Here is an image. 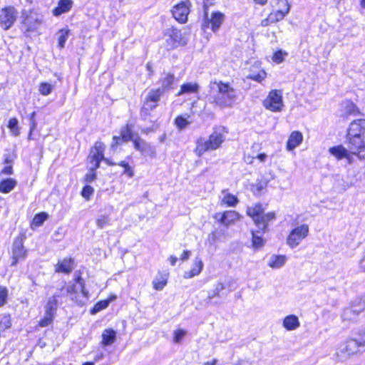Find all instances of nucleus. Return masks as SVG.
I'll list each match as a JSON object with an SVG mask.
<instances>
[{"label": "nucleus", "mask_w": 365, "mask_h": 365, "mask_svg": "<svg viewBox=\"0 0 365 365\" xmlns=\"http://www.w3.org/2000/svg\"><path fill=\"white\" fill-rule=\"evenodd\" d=\"M1 173L4 175H11L13 173L12 166L10 165L5 166L1 171Z\"/></svg>", "instance_id": "e2e57ef3"}, {"label": "nucleus", "mask_w": 365, "mask_h": 365, "mask_svg": "<svg viewBox=\"0 0 365 365\" xmlns=\"http://www.w3.org/2000/svg\"><path fill=\"white\" fill-rule=\"evenodd\" d=\"M158 106V104L149 101L147 99H145V101L143 103V105L140 110V118L144 120L147 121L150 118H151V112Z\"/></svg>", "instance_id": "dca6fc26"}, {"label": "nucleus", "mask_w": 365, "mask_h": 365, "mask_svg": "<svg viewBox=\"0 0 365 365\" xmlns=\"http://www.w3.org/2000/svg\"><path fill=\"white\" fill-rule=\"evenodd\" d=\"M118 165L124 168V171L123 173V174L128 175L129 177H133V171L128 163H126L125 161H121Z\"/></svg>", "instance_id": "4d7b16f0"}, {"label": "nucleus", "mask_w": 365, "mask_h": 365, "mask_svg": "<svg viewBox=\"0 0 365 365\" xmlns=\"http://www.w3.org/2000/svg\"><path fill=\"white\" fill-rule=\"evenodd\" d=\"M277 4H282L284 6V9H278L277 11L271 13V18L272 22L275 23L280 20H282L284 17L287 14L289 11L290 6L287 1V0H277Z\"/></svg>", "instance_id": "2eb2a0df"}, {"label": "nucleus", "mask_w": 365, "mask_h": 365, "mask_svg": "<svg viewBox=\"0 0 365 365\" xmlns=\"http://www.w3.org/2000/svg\"><path fill=\"white\" fill-rule=\"evenodd\" d=\"M262 213L263 208L260 204H257L253 207H248L247 210V214L253 219L255 224L259 223Z\"/></svg>", "instance_id": "393cba45"}, {"label": "nucleus", "mask_w": 365, "mask_h": 365, "mask_svg": "<svg viewBox=\"0 0 365 365\" xmlns=\"http://www.w3.org/2000/svg\"><path fill=\"white\" fill-rule=\"evenodd\" d=\"M18 120L16 118H11L9 121L8 127L11 129L14 135H19V129L18 127Z\"/></svg>", "instance_id": "79ce46f5"}, {"label": "nucleus", "mask_w": 365, "mask_h": 365, "mask_svg": "<svg viewBox=\"0 0 365 365\" xmlns=\"http://www.w3.org/2000/svg\"><path fill=\"white\" fill-rule=\"evenodd\" d=\"M348 148L356 155L365 150V120H354L349 125L347 133Z\"/></svg>", "instance_id": "f03ea898"}, {"label": "nucleus", "mask_w": 365, "mask_h": 365, "mask_svg": "<svg viewBox=\"0 0 365 365\" xmlns=\"http://www.w3.org/2000/svg\"><path fill=\"white\" fill-rule=\"evenodd\" d=\"M266 76H267L266 72L262 70L257 74H255V73L250 74L247 76V78L260 83L265 78Z\"/></svg>", "instance_id": "a18cd8bd"}, {"label": "nucleus", "mask_w": 365, "mask_h": 365, "mask_svg": "<svg viewBox=\"0 0 365 365\" xmlns=\"http://www.w3.org/2000/svg\"><path fill=\"white\" fill-rule=\"evenodd\" d=\"M287 55V53L282 50H279L274 53L272 59L274 62L279 63L284 61V56Z\"/></svg>", "instance_id": "6e6d98bb"}, {"label": "nucleus", "mask_w": 365, "mask_h": 365, "mask_svg": "<svg viewBox=\"0 0 365 365\" xmlns=\"http://www.w3.org/2000/svg\"><path fill=\"white\" fill-rule=\"evenodd\" d=\"M225 129L222 127H215L208 139L200 137L196 141L195 152L197 156H201L206 151L215 150L219 148L225 140Z\"/></svg>", "instance_id": "7ed1b4c3"}, {"label": "nucleus", "mask_w": 365, "mask_h": 365, "mask_svg": "<svg viewBox=\"0 0 365 365\" xmlns=\"http://www.w3.org/2000/svg\"><path fill=\"white\" fill-rule=\"evenodd\" d=\"M359 336V339H349L340 346L336 354V361H343L346 357L365 349V338Z\"/></svg>", "instance_id": "20e7f679"}, {"label": "nucleus", "mask_w": 365, "mask_h": 365, "mask_svg": "<svg viewBox=\"0 0 365 365\" xmlns=\"http://www.w3.org/2000/svg\"><path fill=\"white\" fill-rule=\"evenodd\" d=\"M11 326V318L8 315H3L0 320V327L1 329H8Z\"/></svg>", "instance_id": "5fc2aeb1"}, {"label": "nucleus", "mask_w": 365, "mask_h": 365, "mask_svg": "<svg viewBox=\"0 0 365 365\" xmlns=\"http://www.w3.org/2000/svg\"><path fill=\"white\" fill-rule=\"evenodd\" d=\"M115 298V297H113V298H111L109 300H103V301L98 302L94 306V307L92 310V313L94 314V313L98 312L106 309L108 306L110 301L112 299H114Z\"/></svg>", "instance_id": "ea45409f"}, {"label": "nucleus", "mask_w": 365, "mask_h": 365, "mask_svg": "<svg viewBox=\"0 0 365 365\" xmlns=\"http://www.w3.org/2000/svg\"><path fill=\"white\" fill-rule=\"evenodd\" d=\"M174 78L175 76L173 74L166 73L165 76L161 79V88L160 89L163 90L164 93L165 91L170 88L174 82Z\"/></svg>", "instance_id": "72a5a7b5"}, {"label": "nucleus", "mask_w": 365, "mask_h": 365, "mask_svg": "<svg viewBox=\"0 0 365 365\" xmlns=\"http://www.w3.org/2000/svg\"><path fill=\"white\" fill-rule=\"evenodd\" d=\"M17 185L16 180L13 178H7L0 182V192L2 193L10 192Z\"/></svg>", "instance_id": "7c9ffc66"}, {"label": "nucleus", "mask_w": 365, "mask_h": 365, "mask_svg": "<svg viewBox=\"0 0 365 365\" xmlns=\"http://www.w3.org/2000/svg\"><path fill=\"white\" fill-rule=\"evenodd\" d=\"M213 218L225 227H230L238 221L240 215L234 210H227L224 212H216Z\"/></svg>", "instance_id": "9d476101"}, {"label": "nucleus", "mask_w": 365, "mask_h": 365, "mask_svg": "<svg viewBox=\"0 0 365 365\" xmlns=\"http://www.w3.org/2000/svg\"><path fill=\"white\" fill-rule=\"evenodd\" d=\"M190 6L191 3L189 0L183 1L175 5L172 10L173 16L180 23L186 22Z\"/></svg>", "instance_id": "ddd939ff"}, {"label": "nucleus", "mask_w": 365, "mask_h": 365, "mask_svg": "<svg viewBox=\"0 0 365 365\" xmlns=\"http://www.w3.org/2000/svg\"><path fill=\"white\" fill-rule=\"evenodd\" d=\"M219 239V234L214 231L208 235V240L212 242L215 243Z\"/></svg>", "instance_id": "680f3d73"}, {"label": "nucleus", "mask_w": 365, "mask_h": 365, "mask_svg": "<svg viewBox=\"0 0 365 365\" xmlns=\"http://www.w3.org/2000/svg\"><path fill=\"white\" fill-rule=\"evenodd\" d=\"M53 86L52 85L48 83H41L39 86V92L43 96H48L52 91Z\"/></svg>", "instance_id": "c03bdc74"}, {"label": "nucleus", "mask_w": 365, "mask_h": 365, "mask_svg": "<svg viewBox=\"0 0 365 365\" xmlns=\"http://www.w3.org/2000/svg\"><path fill=\"white\" fill-rule=\"evenodd\" d=\"M222 195V202L227 206L235 207L238 204V198L235 195L228 192L227 190H223Z\"/></svg>", "instance_id": "cd10ccee"}, {"label": "nucleus", "mask_w": 365, "mask_h": 365, "mask_svg": "<svg viewBox=\"0 0 365 365\" xmlns=\"http://www.w3.org/2000/svg\"><path fill=\"white\" fill-rule=\"evenodd\" d=\"M120 137L122 142H128L133 140V133L128 126H126L121 130Z\"/></svg>", "instance_id": "58836bf2"}, {"label": "nucleus", "mask_w": 365, "mask_h": 365, "mask_svg": "<svg viewBox=\"0 0 365 365\" xmlns=\"http://www.w3.org/2000/svg\"><path fill=\"white\" fill-rule=\"evenodd\" d=\"M167 284V278L164 276H160V279L155 278L153 281V287L156 290H162Z\"/></svg>", "instance_id": "4c0bfd02"}, {"label": "nucleus", "mask_w": 365, "mask_h": 365, "mask_svg": "<svg viewBox=\"0 0 365 365\" xmlns=\"http://www.w3.org/2000/svg\"><path fill=\"white\" fill-rule=\"evenodd\" d=\"M329 152L338 160L344 158H349V153H351L349 149H346L341 145L329 148Z\"/></svg>", "instance_id": "f3484780"}, {"label": "nucleus", "mask_w": 365, "mask_h": 365, "mask_svg": "<svg viewBox=\"0 0 365 365\" xmlns=\"http://www.w3.org/2000/svg\"><path fill=\"white\" fill-rule=\"evenodd\" d=\"M187 331L183 329H177L174 331L173 341L176 344L180 343L185 336Z\"/></svg>", "instance_id": "49530a36"}, {"label": "nucleus", "mask_w": 365, "mask_h": 365, "mask_svg": "<svg viewBox=\"0 0 365 365\" xmlns=\"http://www.w3.org/2000/svg\"><path fill=\"white\" fill-rule=\"evenodd\" d=\"M76 283L78 284V287H77L76 285L68 286L66 288L67 293H68V294L77 293L78 292V289H80L83 296L85 298L88 299L89 294H88V292L85 289L84 282L82 279V278L81 277H78L76 279Z\"/></svg>", "instance_id": "4be33fe9"}, {"label": "nucleus", "mask_w": 365, "mask_h": 365, "mask_svg": "<svg viewBox=\"0 0 365 365\" xmlns=\"http://www.w3.org/2000/svg\"><path fill=\"white\" fill-rule=\"evenodd\" d=\"M300 326L297 316L291 314L286 317L283 321V327L289 331L295 330Z\"/></svg>", "instance_id": "5701e85b"}, {"label": "nucleus", "mask_w": 365, "mask_h": 365, "mask_svg": "<svg viewBox=\"0 0 365 365\" xmlns=\"http://www.w3.org/2000/svg\"><path fill=\"white\" fill-rule=\"evenodd\" d=\"M175 123L177 127H178L180 129H183L190 124V122L187 120V119L182 116L177 117L175 118Z\"/></svg>", "instance_id": "de8ad7c7"}, {"label": "nucleus", "mask_w": 365, "mask_h": 365, "mask_svg": "<svg viewBox=\"0 0 365 365\" xmlns=\"http://www.w3.org/2000/svg\"><path fill=\"white\" fill-rule=\"evenodd\" d=\"M365 310V302L361 299L354 301L351 307L344 309L341 314L343 321L354 322L357 316Z\"/></svg>", "instance_id": "6e6552de"}, {"label": "nucleus", "mask_w": 365, "mask_h": 365, "mask_svg": "<svg viewBox=\"0 0 365 365\" xmlns=\"http://www.w3.org/2000/svg\"><path fill=\"white\" fill-rule=\"evenodd\" d=\"M116 339V332L112 329H105L102 334V344L109 346L113 344Z\"/></svg>", "instance_id": "a878e982"}, {"label": "nucleus", "mask_w": 365, "mask_h": 365, "mask_svg": "<svg viewBox=\"0 0 365 365\" xmlns=\"http://www.w3.org/2000/svg\"><path fill=\"white\" fill-rule=\"evenodd\" d=\"M73 269V261L72 259H63L62 261H59L56 265V272H63L68 274L72 272Z\"/></svg>", "instance_id": "aec40b11"}, {"label": "nucleus", "mask_w": 365, "mask_h": 365, "mask_svg": "<svg viewBox=\"0 0 365 365\" xmlns=\"http://www.w3.org/2000/svg\"><path fill=\"white\" fill-rule=\"evenodd\" d=\"M263 105L271 111H282L284 106L282 100V91L280 90H272L263 101Z\"/></svg>", "instance_id": "423d86ee"}, {"label": "nucleus", "mask_w": 365, "mask_h": 365, "mask_svg": "<svg viewBox=\"0 0 365 365\" xmlns=\"http://www.w3.org/2000/svg\"><path fill=\"white\" fill-rule=\"evenodd\" d=\"M73 6L72 0H60L57 7L53 10V14L58 16L63 13L68 12Z\"/></svg>", "instance_id": "412c9836"}, {"label": "nucleus", "mask_w": 365, "mask_h": 365, "mask_svg": "<svg viewBox=\"0 0 365 365\" xmlns=\"http://www.w3.org/2000/svg\"><path fill=\"white\" fill-rule=\"evenodd\" d=\"M224 21L225 15L220 11L212 13L210 17H209L206 13L205 14V21L202 28L203 29H205L210 27L212 31L215 32L220 29Z\"/></svg>", "instance_id": "9b49d317"}, {"label": "nucleus", "mask_w": 365, "mask_h": 365, "mask_svg": "<svg viewBox=\"0 0 365 365\" xmlns=\"http://www.w3.org/2000/svg\"><path fill=\"white\" fill-rule=\"evenodd\" d=\"M59 294H56L48 299V302L45 307V313L55 316L56 312L58 307L57 298Z\"/></svg>", "instance_id": "bb28decb"}, {"label": "nucleus", "mask_w": 365, "mask_h": 365, "mask_svg": "<svg viewBox=\"0 0 365 365\" xmlns=\"http://www.w3.org/2000/svg\"><path fill=\"white\" fill-rule=\"evenodd\" d=\"M11 253L13 259L11 266L16 265L19 260L25 259L27 251L24 249L23 239L21 237H18L14 240L12 245Z\"/></svg>", "instance_id": "f8f14e48"}, {"label": "nucleus", "mask_w": 365, "mask_h": 365, "mask_svg": "<svg viewBox=\"0 0 365 365\" xmlns=\"http://www.w3.org/2000/svg\"><path fill=\"white\" fill-rule=\"evenodd\" d=\"M199 91V85L196 83H187L181 86L180 91L177 96H181L185 93H195Z\"/></svg>", "instance_id": "2f4dec72"}, {"label": "nucleus", "mask_w": 365, "mask_h": 365, "mask_svg": "<svg viewBox=\"0 0 365 365\" xmlns=\"http://www.w3.org/2000/svg\"><path fill=\"white\" fill-rule=\"evenodd\" d=\"M225 289V285L222 282H217L212 293L209 294L208 298L210 299L214 298L215 297H219L220 293Z\"/></svg>", "instance_id": "37998d69"}, {"label": "nucleus", "mask_w": 365, "mask_h": 365, "mask_svg": "<svg viewBox=\"0 0 365 365\" xmlns=\"http://www.w3.org/2000/svg\"><path fill=\"white\" fill-rule=\"evenodd\" d=\"M54 318V316L45 313L44 317L39 322V325L42 327L49 326Z\"/></svg>", "instance_id": "3c124183"}, {"label": "nucleus", "mask_w": 365, "mask_h": 365, "mask_svg": "<svg viewBox=\"0 0 365 365\" xmlns=\"http://www.w3.org/2000/svg\"><path fill=\"white\" fill-rule=\"evenodd\" d=\"M93 192H94V189L91 186L86 185L83 188L81 195L83 197H85L86 199H89L91 195H93Z\"/></svg>", "instance_id": "13d9d810"}, {"label": "nucleus", "mask_w": 365, "mask_h": 365, "mask_svg": "<svg viewBox=\"0 0 365 365\" xmlns=\"http://www.w3.org/2000/svg\"><path fill=\"white\" fill-rule=\"evenodd\" d=\"M42 21V19L36 14H30L25 17L24 20V25L26 27L29 31L37 29Z\"/></svg>", "instance_id": "4468645a"}, {"label": "nucleus", "mask_w": 365, "mask_h": 365, "mask_svg": "<svg viewBox=\"0 0 365 365\" xmlns=\"http://www.w3.org/2000/svg\"><path fill=\"white\" fill-rule=\"evenodd\" d=\"M120 141H122L121 137L114 136L113 138V142L111 146L113 148L120 143Z\"/></svg>", "instance_id": "338daca9"}, {"label": "nucleus", "mask_w": 365, "mask_h": 365, "mask_svg": "<svg viewBox=\"0 0 365 365\" xmlns=\"http://www.w3.org/2000/svg\"><path fill=\"white\" fill-rule=\"evenodd\" d=\"M133 145L143 155H148L152 151L150 145L140 138H137L133 140Z\"/></svg>", "instance_id": "b1692460"}, {"label": "nucleus", "mask_w": 365, "mask_h": 365, "mask_svg": "<svg viewBox=\"0 0 365 365\" xmlns=\"http://www.w3.org/2000/svg\"><path fill=\"white\" fill-rule=\"evenodd\" d=\"M262 233H264L262 230L252 232V246L255 249L260 248L264 245V240L262 237Z\"/></svg>", "instance_id": "f704fd0d"}, {"label": "nucleus", "mask_w": 365, "mask_h": 365, "mask_svg": "<svg viewBox=\"0 0 365 365\" xmlns=\"http://www.w3.org/2000/svg\"><path fill=\"white\" fill-rule=\"evenodd\" d=\"M109 221L108 216L101 215L96 220V224L99 229H103L109 224Z\"/></svg>", "instance_id": "09e8293b"}, {"label": "nucleus", "mask_w": 365, "mask_h": 365, "mask_svg": "<svg viewBox=\"0 0 365 365\" xmlns=\"http://www.w3.org/2000/svg\"><path fill=\"white\" fill-rule=\"evenodd\" d=\"M302 134L299 131H293L289 137L287 143V149L292 150L302 142Z\"/></svg>", "instance_id": "a211bd4d"}, {"label": "nucleus", "mask_w": 365, "mask_h": 365, "mask_svg": "<svg viewBox=\"0 0 365 365\" xmlns=\"http://www.w3.org/2000/svg\"><path fill=\"white\" fill-rule=\"evenodd\" d=\"M148 120L153 123V125L150 127H145L141 128V132L143 133L148 134L150 132H155L158 128L159 125L156 123L155 120H151V118H150Z\"/></svg>", "instance_id": "864d4df0"}, {"label": "nucleus", "mask_w": 365, "mask_h": 365, "mask_svg": "<svg viewBox=\"0 0 365 365\" xmlns=\"http://www.w3.org/2000/svg\"><path fill=\"white\" fill-rule=\"evenodd\" d=\"M17 11L13 6H8L0 11V26L4 30L11 27L16 20Z\"/></svg>", "instance_id": "1a4fd4ad"}, {"label": "nucleus", "mask_w": 365, "mask_h": 365, "mask_svg": "<svg viewBox=\"0 0 365 365\" xmlns=\"http://www.w3.org/2000/svg\"><path fill=\"white\" fill-rule=\"evenodd\" d=\"M272 18H271V15H269L267 18L263 19L262 21H261V26H269L270 24H272Z\"/></svg>", "instance_id": "0e129e2a"}, {"label": "nucleus", "mask_w": 365, "mask_h": 365, "mask_svg": "<svg viewBox=\"0 0 365 365\" xmlns=\"http://www.w3.org/2000/svg\"><path fill=\"white\" fill-rule=\"evenodd\" d=\"M255 158V156H252L250 155H246L245 156V160L247 164H252L253 163V160Z\"/></svg>", "instance_id": "774afa93"}, {"label": "nucleus", "mask_w": 365, "mask_h": 365, "mask_svg": "<svg viewBox=\"0 0 365 365\" xmlns=\"http://www.w3.org/2000/svg\"><path fill=\"white\" fill-rule=\"evenodd\" d=\"M209 87V99L216 106L231 108L237 99V90L228 82L212 81Z\"/></svg>", "instance_id": "f257e3e1"}, {"label": "nucleus", "mask_w": 365, "mask_h": 365, "mask_svg": "<svg viewBox=\"0 0 365 365\" xmlns=\"http://www.w3.org/2000/svg\"><path fill=\"white\" fill-rule=\"evenodd\" d=\"M190 254H191L190 251H184L181 255L180 259L182 261L187 260L190 256Z\"/></svg>", "instance_id": "69168bd1"}, {"label": "nucleus", "mask_w": 365, "mask_h": 365, "mask_svg": "<svg viewBox=\"0 0 365 365\" xmlns=\"http://www.w3.org/2000/svg\"><path fill=\"white\" fill-rule=\"evenodd\" d=\"M91 173H88L85 175V180L87 182H91L96 178V175L94 171L91 170V167L90 168Z\"/></svg>", "instance_id": "052dcab7"}, {"label": "nucleus", "mask_w": 365, "mask_h": 365, "mask_svg": "<svg viewBox=\"0 0 365 365\" xmlns=\"http://www.w3.org/2000/svg\"><path fill=\"white\" fill-rule=\"evenodd\" d=\"M69 36V30L61 29L58 33V44L61 48H64Z\"/></svg>", "instance_id": "c9c22d12"}, {"label": "nucleus", "mask_w": 365, "mask_h": 365, "mask_svg": "<svg viewBox=\"0 0 365 365\" xmlns=\"http://www.w3.org/2000/svg\"><path fill=\"white\" fill-rule=\"evenodd\" d=\"M287 261L284 255H272L268 262V266L273 269H279L282 267Z\"/></svg>", "instance_id": "c85d7f7f"}, {"label": "nucleus", "mask_w": 365, "mask_h": 365, "mask_svg": "<svg viewBox=\"0 0 365 365\" xmlns=\"http://www.w3.org/2000/svg\"><path fill=\"white\" fill-rule=\"evenodd\" d=\"M48 217V214H46V212H41V213H39L36 215H35V217H34L33 219V225L38 227V226H41L43 222L47 219Z\"/></svg>", "instance_id": "a19ab883"}, {"label": "nucleus", "mask_w": 365, "mask_h": 365, "mask_svg": "<svg viewBox=\"0 0 365 365\" xmlns=\"http://www.w3.org/2000/svg\"><path fill=\"white\" fill-rule=\"evenodd\" d=\"M35 116H36V112H33L30 115V118H29L30 131H29V139L31 138L32 133L36 129V125H37V123L36 121Z\"/></svg>", "instance_id": "8fccbe9b"}, {"label": "nucleus", "mask_w": 365, "mask_h": 365, "mask_svg": "<svg viewBox=\"0 0 365 365\" xmlns=\"http://www.w3.org/2000/svg\"><path fill=\"white\" fill-rule=\"evenodd\" d=\"M8 292L5 287H0V307H2L6 302Z\"/></svg>", "instance_id": "bf43d9fd"}, {"label": "nucleus", "mask_w": 365, "mask_h": 365, "mask_svg": "<svg viewBox=\"0 0 365 365\" xmlns=\"http://www.w3.org/2000/svg\"><path fill=\"white\" fill-rule=\"evenodd\" d=\"M344 112L346 115H356L359 113V110L353 103L347 101L345 103Z\"/></svg>", "instance_id": "e433bc0d"}, {"label": "nucleus", "mask_w": 365, "mask_h": 365, "mask_svg": "<svg viewBox=\"0 0 365 365\" xmlns=\"http://www.w3.org/2000/svg\"><path fill=\"white\" fill-rule=\"evenodd\" d=\"M104 150L105 145L101 141H97L95 143V145L91 148L90 154L88 155V159L90 160V163L91 164L92 171H95L97 168H99L101 160H104L109 165H116V163H113L110 160L104 158Z\"/></svg>", "instance_id": "39448f33"}, {"label": "nucleus", "mask_w": 365, "mask_h": 365, "mask_svg": "<svg viewBox=\"0 0 365 365\" xmlns=\"http://www.w3.org/2000/svg\"><path fill=\"white\" fill-rule=\"evenodd\" d=\"M274 219L275 213L273 212H268L267 214L262 213L259 219V223H257L256 225L258 226L259 230H262V232H264L268 222Z\"/></svg>", "instance_id": "c756f323"}, {"label": "nucleus", "mask_w": 365, "mask_h": 365, "mask_svg": "<svg viewBox=\"0 0 365 365\" xmlns=\"http://www.w3.org/2000/svg\"><path fill=\"white\" fill-rule=\"evenodd\" d=\"M163 94V91L160 88L151 89L146 96L145 99L158 105V102Z\"/></svg>", "instance_id": "473e14b6"}, {"label": "nucleus", "mask_w": 365, "mask_h": 365, "mask_svg": "<svg viewBox=\"0 0 365 365\" xmlns=\"http://www.w3.org/2000/svg\"><path fill=\"white\" fill-rule=\"evenodd\" d=\"M309 234V226L307 225H302L293 229L287 239V243L291 248H294L300 242L304 240Z\"/></svg>", "instance_id": "0eeeda50"}, {"label": "nucleus", "mask_w": 365, "mask_h": 365, "mask_svg": "<svg viewBox=\"0 0 365 365\" xmlns=\"http://www.w3.org/2000/svg\"><path fill=\"white\" fill-rule=\"evenodd\" d=\"M170 36V38H172L174 41L173 43V46H176L178 44L180 43V31H178L177 29H173L172 30Z\"/></svg>", "instance_id": "603ef678"}, {"label": "nucleus", "mask_w": 365, "mask_h": 365, "mask_svg": "<svg viewBox=\"0 0 365 365\" xmlns=\"http://www.w3.org/2000/svg\"><path fill=\"white\" fill-rule=\"evenodd\" d=\"M203 266L202 261L199 257H196L194 260L192 269L184 272V278L189 279L200 274L203 269Z\"/></svg>", "instance_id": "6ab92c4d"}]
</instances>
